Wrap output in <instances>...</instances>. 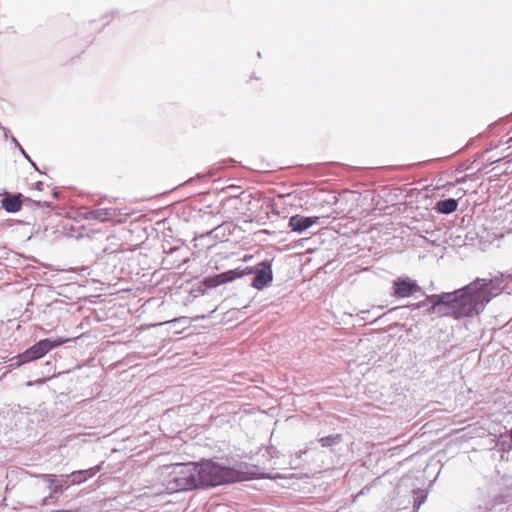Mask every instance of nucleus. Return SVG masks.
<instances>
[{"label": "nucleus", "instance_id": "9b49d317", "mask_svg": "<svg viewBox=\"0 0 512 512\" xmlns=\"http://www.w3.org/2000/svg\"><path fill=\"white\" fill-rule=\"evenodd\" d=\"M458 202L455 199L440 200L435 205V210L438 213L450 214L457 210Z\"/></svg>", "mask_w": 512, "mask_h": 512}, {"label": "nucleus", "instance_id": "f03ea898", "mask_svg": "<svg viewBox=\"0 0 512 512\" xmlns=\"http://www.w3.org/2000/svg\"><path fill=\"white\" fill-rule=\"evenodd\" d=\"M161 480L169 493L197 489L196 462L176 463L166 466L161 471Z\"/></svg>", "mask_w": 512, "mask_h": 512}, {"label": "nucleus", "instance_id": "f3484780", "mask_svg": "<svg viewBox=\"0 0 512 512\" xmlns=\"http://www.w3.org/2000/svg\"><path fill=\"white\" fill-rule=\"evenodd\" d=\"M97 213V218H100L102 220H104L105 218L102 217V214H103V210H99L96 212Z\"/></svg>", "mask_w": 512, "mask_h": 512}, {"label": "nucleus", "instance_id": "f8f14e48", "mask_svg": "<svg viewBox=\"0 0 512 512\" xmlns=\"http://www.w3.org/2000/svg\"><path fill=\"white\" fill-rule=\"evenodd\" d=\"M251 272H252L251 269H249L247 272H237L236 270H230V271L215 275V279L219 286V285L231 282V281L235 280L236 278L241 277L244 274H248Z\"/></svg>", "mask_w": 512, "mask_h": 512}, {"label": "nucleus", "instance_id": "9d476101", "mask_svg": "<svg viewBox=\"0 0 512 512\" xmlns=\"http://www.w3.org/2000/svg\"><path fill=\"white\" fill-rule=\"evenodd\" d=\"M2 207L10 213L18 212L21 209L22 203L20 195L6 196L1 201Z\"/></svg>", "mask_w": 512, "mask_h": 512}, {"label": "nucleus", "instance_id": "7ed1b4c3", "mask_svg": "<svg viewBox=\"0 0 512 512\" xmlns=\"http://www.w3.org/2000/svg\"><path fill=\"white\" fill-rule=\"evenodd\" d=\"M198 488L214 487L233 481L234 470L212 460L196 463Z\"/></svg>", "mask_w": 512, "mask_h": 512}, {"label": "nucleus", "instance_id": "423d86ee", "mask_svg": "<svg viewBox=\"0 0 512 512\" xmlns=\"http://www.w3.org/2000/svg\"><path fill=\"white\" fill-rule=\"evenodd\" d=\"M273 279L272 269L267 262H261L258 265L256 275L252 281V286L258 290L263 289Z\"/></svg>", "mask_w": 512, "mask_h": 512}, {"label": "nucleus", "instance_id": "6ab92c4d", "mask_svg": "<svg viewBox=\"0 0 512 512\" xmlns=\"http://www.w3.org/2000/svg\"><path fill=\"white\" fill-rule=\"evenodd\" d=\"M57 512H70V511H66V510H58Z\"/></svg>", "mask_w": 512, "mask_h": 512}, {"label": "nucleus", "instance_id": "aec40b11", "mask_svg": "<svg viewBox=\"0 0 512 512\" xmlns=\"http://www.w3.org/2000/svg\"><path fill=\"white\" fill-rule=\"evenodd\" d=\"M105 216H110V213L104 212Z\"/></svg>", "mask_w": 512, "mask_h": 512}, {"label": "nucleus", "instance_id": "a211bd4d", "mask_svg": "<svg viewBox=\"0 0 512 512\" xmlns=\"http://www.w3.org/2000/svg\"><path fill=\"white\" fill-rule=\"evenodd\" d=\"M414 308H420L423 306V303H417L412 305Z\"/></svg>", "mask_w": 512, "mask_h": 512}, {"label": "nucleus", "instance_id": "ddd939ff", "mask_svg": "<svg viewBox=\"0 0 512 512\" xmlns=\"http://www.w3.org/2000/svg\"><path fill=\"white\" fill-rule=\"evenodd\" d=\"M415 498H414V511L417 512L421 505L426 501L427 499V493L424 490L418 489L417 491H414Z\"/></svg>", "mask_w": 512, "mask_h": 512}, {"label": "nucleus", "instance_id": "1a4fd4ad", "mask_svg": "<svg viewBox=\"0 0 512 512\" xmlns=\"http://www.w3.org/2000/svg\"><path fill=\"white\" fill-rule=\"evenodd\" d=\"M452 293H442L428 296V301L432 303L431 311L435 312L438 307L446 306L450 309Z\"/></svg>", "mask_w": 512, "mask_h": 512}, {"label": "nucleus", "instance_id": "6e6552de", "mask_svg": "<svg viewBox=\"0 0 512 512\" xmlns=\"http://www.w3.org/2000/svg\"><path fill=\"white\" fill-rule=\"evenodd\" d=\"M100 466H94L87 470H79L71 473V481L70 483L65 482V486L68 487L70 485L80 484L85 482L88 478L93 477L100 471Z\"/></svg>", "mask_w": 512, "mask_h": 512}, {"label": "nucleus", "instance_id": "4468645a", "mask_svg": "<svg viewBox=\"0 0 512 512\" xmlns=\"http://www.w3.org/2000/svg\"><path fill=\"white\" fill-rule=\"evenodd\" d=\"M341 439H342V437L340 434L330 435V436L320 438L319 443L321 444L322 447H330L334 444L339 443L341 441Z\"/></svg>", "mask_w": 512, "mask_h": 512}, {"label": "nucleus", "instance_id": "20e7f679", "mask_svg": "<svg viewBox=\"0 0 512 512\" xmlns=\"http://www.w3.org/2000/svg\"><path fill=\"white\" fill-rule=\"evenodd\" d=\"M67 341L68 339L61 337L55 340L42 339L18 356L20 360L19 364L37 360L46 355L53 348L58 347Z\"/></svg>", "mask_w": 512, "mask_h": 512}, {"label": "nucleus", "instance_id": "2eb2a0df", "mask_svg": "<svg viewBox=\"0 0 512 512\" xmlns=\"http://www.w3.org/2000/svg\"><path fill=\"white\" fill-rule=\"evenodd\" d=\"M47 481L54 492H58L62 489V485L58 484L55 480V475H46Z\"/></svg>", "mask_w": 512, "mask_h": 512}, {"label": "nucleus", "instance_id": "dca6fc26", "mask_svg": "<svg viewBox=\"0 0 512 512\" xmlns=\"http://www.w3.org/2000/svg\"><path fill=\"white\" fill-rule=\"evenodd\" d=\"M203 285L207 288H215L218 286L215 276H209L204 278Z\"/></svg>", "mask_w": 512, "mask_h": 512}, {"label": "nucleus", "instance_id": "0eeeda50", "mask_svg": "<svg viewBox=\"0 0 512 512\" xmlns=\"http://www.w3.org/2000/svg\"><path fill=\"white\" fill-rule=\"evenodd\" d=\"M318 217L292 216L289 220V227L296 232H302L318 221Z\"/></svg>", "mask_w": 512, "mask_h": 512}, {"label": "nucleus", "instance_id": "39448f33", "mask_svg": "<svg viewBox=\"0 0 512 512\" xmlns=\"http://www.w3.org/2000/svg\"><path fill=\"white\" fill-rule=\"evenodd\" d=\"M392 288V295L397 299L411 297L422 290L417 281L410 277H397L392 282Z\"/></svg>", "mask_w": 512, "mask_h": 512}, {"label": "nucleus", "instance_id": "f257e3e1", "mask_svg": "<svg viewBox=\"0 0 512 512\" xmlns=\"http://www.w3.org/2000/svg\"><path fill=\"white\" fill-rule=\"evenodd\" d=\"M503 290V277L492 279H479L452 293L450 312L442 315H451L455 319L479 315L490 300Z\"/></svg>", "mask_w": 512, "mask_h": 512}]
</instances>
